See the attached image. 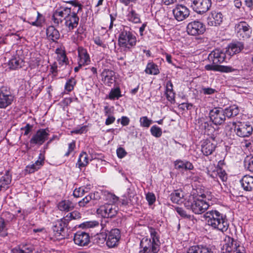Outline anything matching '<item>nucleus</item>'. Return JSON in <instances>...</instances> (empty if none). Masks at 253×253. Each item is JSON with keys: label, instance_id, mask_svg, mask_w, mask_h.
Masks as SVG:
<instances>
[{"label": "nucleus", "instance_id": "f257e3e1", "mask_svg": "<svg viewBox=\"0 0 253 253\" xmlns=\"http://www.w3.org/2000/svg\"><path fill=\"white\" fill-rule=\"evenodd\" d=\"M205 192L192 191L188 196V198L187 197L185 198L187 201L184 202L185 206L187 209H191L195 214H202L207 211L210 206L207 200L211 201L213 199V196L211 195V192Z\"/></svg>", "mask_w": 253, "mask_h": 253}, {"label": "nucleus", "instance_id": "f03ea898", "mask_svg": "<svg viewBox=\"0 0 253 253\" xmlns=\"http://www.w3.org/2000/svg\"><path fill=\"white\" fill-rule=\"evenodd\" d=\"M204 216L208 224L213 228L222 232L227 230L229 224L225 215H223L216 210H211L205 213Z\"/></svg>", "mask_w": 253, "mask_h": 253}, {"label": "nucleus", "instance_id": "7ed1b4c3", "mask_svg": "<svg viewBox=\"0 0 253 253\" xmlns=\"http://www.w3.org/2000/svg\"><path fill=\"white\" fill-rule=\"evenodd\" d=\"M128 29L124 28L121 30L119 36L118 43L120 46L129 50L136 45L137 40L135 36Z\"/></svg>", "mask_w": 253, "mask_h": 253}, {"label": "nucleus", "instance_id": "20e7f679", "mask_svg": "<svg viewBox=\"0 0 253 253\" xmlns=\"http://www.w3.org/2000/svg\"><path fill=\"white\" fill-rule=\"evenodd\" d=\"M234 129L236 134L241 137L250 136L253 133V128L249 122L229 123L226 126V129Z\"/></svg>", "mask_w": 253, "mask_h": 253}, {"label": "nucleus", "instance_id": "39448f33", "mask_svg": "<svg viewBox=\"0 0 253 253\" xmlns=\"http://www.w3.org/2000/svg\"><path fill=\"white\" fill-rule=\"evenodd\" d=\"M140 247L139 253H158L160 250V244L151 241L148 236L142 239Z\"/></svg>", "mask_w": 253, "mask_h": 253}, {"label": "nucleus", "instance_id": "423d86ee", "mask_svg": "<svg viewBox=\"0 0 253 253\" xmlns=\"http://www.w3.org/2000/svg\"><path fill=\"white\" fill-rule=\"evenodd\" d=\"M14 96L10 88L3 86L0 87V108H6L10 105L13 101Z\"/></svg>", "mask_w": 253, "mask_h": 253}, {"label": "nucleus", "instance_id": "0eeeda50", "mask_svg": "<svg viewBox=\"0 0 253 253\" xmlns=\"http://www.w3.org/2000/svg\"><path fill=\"white\" fill-rule=\"evenodd\" d=\"M211 6V0H193L191 4L193 10L200 14L207 12L210 10Z\"/></svg>", "mask_w": 253, "mask_h": 253}, {"label": "nucleus", "instance_id": "6e6552de", "mask_svg": "<svg viewBox=\"0 0 253 253\" xmlns=\"http://www.w3.org/2000/svg\"><path fill=\"white\" fill-rule=\"evenodd\" d=\"M68 223L63 218L58 220L53 226L52 229L54 235L58 239H63L68 236L67 226Z\"/></svg>", "mask_w": 253, "mask_h": 253}, {"label": "nucleus", "instance_id": "1a4fd4ad", "mask_svg": "<svg viewBox=\"0 0 253 253\" xmlns=\"http://www.w3.org/2000/svg\"><path fill=\"white\" fill-rule=\"evenodd\" d=\"M118 208L115 204H106L101 206L97 212L105 218H112L115 216L118 212Z\"/></svg>", "mask_w": 253, "mask_h": 253}, {"label": "nucleus", "instance_id": "9d476101", "mask_svg": "<svg viewBox=\"0 0 253 253\" xmlns=\"http://www.w3.org/2000/svg\"><path fill=\"white\" fill-rule=\"evenodd\" d=\"M238 38L243 40L249 39L252 33V30L250 25L245 21H241L235 26Z\"/></svg>", "mask_w": 253, "mask_h": 253}, {"label": "nucleus", "instance_id": "9b49d317", "mask_svg": "<svg viewBox=\"0 0 253 253\" xmlns=\"http://www.w3.org/2000/svg\"><path fill=\"white\" fill-rule=\"evenodd\" d=\"M208 58L214 64H218L224 62H227V60L229 59L226 50H221L220 49H216L213 50L209 54Z\"/></svg>", "mask_w": 253, "mask_h": 253}, {"label": "nucleus", "instance_id": "f8f14e48", "mask_svg": "<svg viewBox=\"0 0 253 253\" xmlns=\"http://www.w3.org/2000/svg\"><path fill=\"white\" fill-rule=\"evenodd\" d=\"M206 31L205 25L199 21H194L187 26V32L189 35L196 36L203 34Z\"/></svg>", "mask_w": 253, "mask_h": 253}, {"label": "nucleus", "instance_id": "ddd939ff", "mask_svg": "<svg viewBox=\"0 0 253 253\" xmlns=\"http://www.w3.org/2000/svg\"><path fill=\"white\" fill-rule=\"evenodd\" d=\"M210 118L212 122L215 125H222L226 120V117L221 108H214L210 111Z\"/></svg>", "mask_w": 253, "mask_h": 253}, {"label": "nucleus", "instance_id": "4468645a", "mask_svg": "<svg viewBox=\"0 0 253 253\" xmlns=\"http://www.w3.org/2000/svg\"><path fill=\"white\" fill-rule=\"evenodd\" d=\"M49 135L48 129H40L34 134L30 140L31 144L42 145L47 139Z\"/></svg>", "mask_w": 253, "mask_h": 253}, {"label": "nucleus", "instance_id": "2eb2a0df", "mask_svg": "<svg viewBox=\"0 0 253 253\" xmlns=\"http://www.w3.org/2000/svg\"><path fill=\"white\" fill-rule=\"evenodd\" d=\"M172 13L177 21H182L189 16L190 11L185 5L178 4L173 9Z\"/></svg>", "mask_w": 253, "mask_h": 253}, {"label": "nucleus", "instance_id": "dca6fc26", "mask_svg": "<svg viewBox=\"0 0 253 253\" xmlns=\"http://www.w3.org/2000/svg\"><path fill=\"white\" fill-rule=\"evenodd\" d=\"M121 238L120 231L118 229H112L107 235L106 245L110 248L118 246Z\"/></svg>", "mask_w": 253, "mask_h": 253}, {"label": "nucleus", "instance_id": "f3484780", "mask_svg": "<svg viewBox=\"0 0 253 253\" xmlns=\"http://www.w3.org/2000/svg\"><path fill=\"white\" fill-rule=\"evenodd\" d=\"M223 15L220 12L212 11L207 18V24L210 26H217L223 22Z\"/></svg>", "mask_w": 253, "mask_h": 253}, {"label": "nucleus", "instance_id": "a211bd4d", "mask_svg": "<svg viewBox=\"0 0 253 253\" xmlns=\"http://www.w3.org/2000/svg\"><path fill=\"white\" fill-rule=\"evenodd\" d=\"M75 243L80 246H85L87 245L90 242V236L88 233L79 231L77 232L74 237Z\"/></svg>", "mask_w": 253, "mask_h": 253}, {"label": "nucleus", "instance_id": "6ab92c4d", "mask_svg": "<svg viewBox=\"0 0 253 253\" xmlns=\"http://www.w3.org/2000/svg\"><path fill=\"white\" fill-rule=\"evenodd\" d=\"M79 17L76 12H71L65 19V25L69 31H71L76 28L79 24Z\"/></svg>", "mask_w": 253, "mask_h": 253}, {"label": "nucleus", "instance_id": "aec40b11", "mask_svg": "<svg viewBox=\"0 0 253 253\" xmlns=\"http://www.w3.org/2000/svg\"><path fill=\"white\" fill-rule=\"evenodd\" d=\"M115 73L113 71L108 69H104L101 73V76L102 80L104 84L108 86H111L115 82Z\"/></svg>", "mask_w": 253, "mask_h": 253}, {"label": "nucleus", "instance_id": "412c9836", "mask_svg": "<svg viewBox=\"0 0 253 253\" xmlns=\"http://www.w3.org/2000/svg\"><path fill=\"white\" fill-rule=\"evenodd\" d=\"M78 52V64L80 66L88 65L90 62V56L86 49L83 47H79Z\"/></svg>", "mask_w": 253, "mask_h": 253}, {"label": "nucleus", "instance_id": "4be33fe9", "mask_svg": "<svg viewBox=\"0 0 253 253\" xmlns=\"http://www.w3.org/2000/svg\"><path fill=\"white\" fill-rule=\"evenodd\" d=\"M244 47V44L241 42H235L230 43L226 49L228 58L235 54L239 53Z\"/></svg>", "mask_w": 253, "mask_h": 253}, {"label": "nucleus", "instance_id": "5701e85b", "mask_svg": "<svg viewBox=\"0 0 253 253\" xmlns=\"http://www.w3.org/2000/svg\"><path fill=\"white\" fill-rule=\"evenodd\" d=\"M205 68L208 71H220L225 73H229L238 71L237 69L233 68L231 66L217 65V64H214L212 65H206Z\"/></svg>", "mask_w": 253, "mask_h": 253}, {"label": "nucleus", "instance_id": "b1692460", "mask_svg": "<svg viewBox=\"0 0 253 253\" xmlns=\"http://www.w3.org/2000/svg\"><path fill=\"white\" fill-rule=\"evenodd\" d=\"M224 242L225 244L223 245V248L228 253L233 252V251L240 245L238 241L234 240L233 238L228 236L225 237Z\"/></svg>", "mask_w": 253, "mask_h": 253}, {"label": "nucleus", "instance_id": "393cba45", "mask_svg": "<svg viewBox=\"0 0 253 253\" xmlns=\"http://www.w3.org/2000/svg\"><path fill=\"white\" fill-rule=\"evenodd\" d=\"M44 160V156L40 153L39 156V160L36 161L34 164L26 166L25 171L29 173H32L38 170L43 165Z\"/></svg>", "mask_w": 253, "mask_h": 253}, {"label": "nucleus", "instance_id": "a878e982", "mask_svg": "<svg viewBox=\"0 0 253 253\" xmlns=\"http://www.w3.org/2000/svg\"><path fill=\"white\" fill-rule=\"evenodd\" d=\"M187 253H213L211 248L207 245H198L190 247Z\"/></svg>", "mask_w": 253, "mask_h": 253}, {"label": "nucleus", "instance_id": "bb28decb", "mask_svg": "<svg viewBox=\"0 0 253 253\" xmlns=\"http://www.w3.org/2000/svg\"><path fill=\"white\" fill-rule=\"evenodd\" d=\"M216 145L211 141L210 140H204L201 145V151L205 156L211 155L215 150Z\"/></svg>", "mask_w": 253, "mask_h": 253}, {"label": "nucleus", "instance_id": "cd10ccee", "mask_svg": "<svg viewBox=\"0 0 253 253\" xmlns=\"http://www.w3.org/2000/svg\"><path fill=\"white\" fill-rule=\"evenodd\" d=\"M174 168L175 169L183 170H192L194 169L193 164L186 160H176L174 162Z\"/></svg>", "mask_w": 253, "mask_h": 253}, {"label": "nucleus", "instance_id": "c85d7f7f", "mask_svg": "<svg viewBox=\"0 0 253 253\" xmlns=\"http://www.w3.org/2000/svg\"><path fill=\"white\" fill-rule=\"evenodd\" d=\"M47 38L53 42H56L60 38L59 31L53 26H49L46 31Z\"/></svg>", "mask_w": 253, "mask_h": 253}, {"label": "nucleus", "instance_id": "c756f323", "mask_svg": "<svg viewBox=\"0 0 253 253\" xmlns=\"http://www.w3.org/2000/svg\"><path fill=\"white\" fill-rule=\"evenodd\" d=\"M175 192L172 193L170 196V199L173 203L179 204L182 199L185 200V202L187 201V199H186L185 198L187 197L188 198L190 194H185L184 191H175Z\"/></svg>", "mask_w": 253, "mask_h": 253}, {"label": "nucleus", "instance_id": "7c9ffc66", "mask_svg": "<svg viewBox=\"0 0 253 253\" xmlns=\"http://www.w3.org/2000/svg\"><path fill=\"white\" fill-rule=\"evenodd\" d=\"M244 190H253V177L246 175L240 180Z\"/></svg>", "mask_w": 253, "mask_h": 253}, {"label": "nucleus", "instance_id": "2f4dec72", "mask_svg": "<svg viewBox=\"0 0 253 253\" xmlns=\"http://www.w3.org/2000/svg\"><path fill=\"white\" fill-rule=\"evenodd\" d=\"M23 61L19 57L11 59L8 63L9 68L11 70H16L23 66Z\"/></svg>", "mask_w": 253, "mask_h": 253}, {"label": "nucleus", "instance_id": "473e14b6", "mask_svg": "<svg viewBox=\"0 0 253 253\" xmlns=\"http://www.w3.org/2000/svg\"><path fill=\"white\" fill-rule=\"evenodd\" d=\"M223 112L225 117L230 118L237 116L239 114V110L237 106L233 105L223 109Z\"/></svg>", "mask_w": 253, "mask_h": 253}, {"label": "nucleus", "instance_id": "72a5a7b5", "mask_svg": "<svg viewBox=\"0 0 253 253\" xmlns=\"http://www.w3.org/2000/svg\"><path fill=\"white\" fill-rule=\"evenodd\" d=\"M74 208L73 203L69 200H63L58 204V208L61 211H69Z\"/></svg>", "mask_w": 253, "mask_h": 253}, {"label": "nucleus", "instance_id": "f704fd0d", "mask_svg": "<svg viewBox=\"0 0 253 253\" xmlns=\"http://www.w3.org/2000/svg\"><path fill=\"white\" fill-rule=\"evenodd\" d=\"M11 176L9 174L8 171H6V173L0 179V190L2 188L6 189L9 188V184L11 182Z\"/></svg>", "mask_w": 253, "mask_h": 253}, {"label": "nucleus", "instance_id": "c9c22d12", "mask_svg": "<svg viewBox=\"0 0 253 253\" xmlns=\"http://www.w3.org/2000/svg\"><path fill=\"white\" fill-rule=\"evenodd\" d=\"M127 19L129 22L137 24L141 23L139 15L133 9H131L126 15Z\"/></svg>", "mask_w": 253, "mask_h": 253}, {"label": "nucleus", "instance_id": "e433bc0d", "mask_svg": "<svg viewBox=\"0 0 253 253\" xmlns=\"http://www.w3.org/2000/svg\"><path fill=\"white\" fill-rule=\"evenodd\" d=\"M88 164V155L86 153L83 152H82L78 160V162L76 164L78 167L81 169L83 167H85Z\"/></svg>", "mask_w": 253, "mask_h": 253}, {"label": "nucleus", "instance_id": "4c0bfd02", "mask_svg": "<svg viewBox=\"0 0 253 253\" xmlns=\"http://www.w3.org/2000/svg\"><path fill=\"white\" fill-rule=\"evenodd\" d=\"M54 12L56 13V15H58L61 18H64L65 20L71 14V9L67 7L62 6L55 10Z\"/></svg>", "mask_w": 253, "mask_h": 253}, {"label": "nucleus", "instance_id": "58836bf2", "mask_svg": "<svg viewBox=\"0 0 253 253\" xmlns=\"http://www.w3.org/2000/svg\"><path fill=\"white\" fill-rule=\"evenodd\" d=\"M100 198V195L98 191L95 192L93 194H91L85 196L82 199V201L79 202L80 206H84L85 204L88 203L91 199L97 200Z\"/></svg>", "mask_w": 253, "mask_h": 253}, {"label": "nucleus", "instance_id": "ea45409f", "mask_svg": "<svg viewBox=\"0 0 253 253\" xmlns=\"http://www.w3.org/2000/svg\"><path fill=\"white\" fill-rule=\"evenodd\" d=\"M122 96L120 88L119 86H117L111 89L108 94V98L110 100H114L115 99H118Z\"/></svg>", "mask_w": 253, "mask_h": 253}, {"label": "nucleus", "instance_id": "a19ab883", "mask_svg": "<svg viewBox=\"0 0 253 253\" xmlns=\"http://www.w3.org/2000/svg\"><path fill=\"white\" fill-rule=\"evenodd\" d=\"M150 237L149 238L151 241L161 244L160 236L156 230L152 227H148Z\"/></svg>", "mask_w": 253, "mask_h": 253}, {"label": "nucleus", "instance_id": "79ce46f5", "mask_svg": "<svg viewBox=\"0 0 253 253\" xmlns=\"http://www.w3.org/2000/svg\"><path fill=\"white\" fill-rule=\"evenodd\" d=\"M145 71L147 74L155 75L160 73L158 66L154 63H148Z\"/></svg>", "mask_w": 253, "mask_h": 253}, {"label": "nucleus", "instance_id": "37998d69", "mask_svg": "<svg viewBox=\"0 0 253 253\" xmlns=\"http://www.w3.org/2000/svg\"><path fill=\"white\" fill-rule=\"evenodd\" d=\"M76 84L77 81L73 78L67 80L64 86L65 90L68 92H71L74 89V86Z\"/></svg>", "mask_w": 253, "mask_h": 253}, {"label": "nucleus", "instance_id": "c03bdc74", "mask_svg": "<svg viewBox=\"0 0 253 253\" xmlns=\"http://www.w3.org/2000/svg\"><path fill=\"white\" fill-rule=\"evenodd\" d=\"M81 217V213L77 211H75L69 213L65 217H63L65 221H69L72 219H78Z\"/></svg>", "mask_w": 253, "mask_h": 253}, {"label": "nucleus", "instance_id": "a18cd8bd", "mask_svg": "<svg viewBox=\"0 0 253 253\" xmlns=\"http://www.w3.org/2000/svg\"><path fill=\"white\" fill-rule=\"evenodd\" d=\"M57 60L59 64L62 66H66L68 63V59L64 53H60L58 54Z\"/></svg>", "mask_w": 253, "mask_h": 253}, {"label": "nucleus", "instance_id": "49530a36", "mask_svg": "<svg viewBox=\"0 0 253 253\" xmlns=\"http://www.w3.org/2000/svg\"><path fill=\"white\" fill-rule=\"evenodd\" d=\"M107 237V234L105 233L102 232L96 235L95 241L96 244L100 245L104 243L105 241L106 242Z\"/></svg>", "mask_w": 253, "mask_h": 253}, {"label": "nucleus", "instance_id": "de8ad7c7", "mask_svg": "<svg viewBox=\"0 0 253 253\" xmlns=\"http://www.w3.org/2000/svg\"><path fill=\"white\" fill-rule=\"evenodd\" d=\"M150 132L151 134L156 137H160L162 134V129L156 125L151 127Z\"/></svg>", "mask_w": 253, "mask_h": 253}, {"label": "nucleus", "instance_id": "09e8293b", "mask_svg": "<svg viewBox=\"0 0 253 253\" xmlns=\"http://www.w3.org/2000/svg\"><path fill=\"white\" fill-rule=\"evenodd\" d=\"M105 195H106V199L107 200L111 202H112L114 204H116L119 200V197L116 196L114 194L108 192V191H105Z\"/></svg>", "mask_w": 253, "mask_h": 253}, {"label": "nucleus", "instance_id": "8fccbe9b", "mask_svg": "<svg viewBox=\"0 0 253 253\" xmlns=\"http://www.w3.org/2000/svg\"><path fill=\"white\" fill-rule=\"evenodd\" d=\"M139 122L140 126L144 127H149L152 123V120L149 119L146 116L141 117Z\"/></svg>", "mask_w": 253, "mask_h": 253}, {"label": "nucleus", "instance_id": "3c124183", "mask_svg": "<svg viewBox=\"0 0 253 253\" xmlns=\"http://www.w3.org/2000/svg\"><path fill=\"white\" fill-rule=\"evenodd\" d=\"M99 225V222L96 221H86L81 224L80 227L83 228H92Z\"/></svg>", "mask_w": 253, "mask_h": 253}, {"label": "nucleus", "instance_id": "603ef678", "mask_svg": "<svg viewBox=\"0 0 253 253\" xmlns=\"http://www.w3.org/2000/svg\"><path fill=\"white\" fill-rule=\"evenodd\" d=\"M146 199L149 205H152L156 201V196L153 193L148 192L146 194Z\"/></svg>", "mask_w": 253, "mask_h": 253}, {"label": "nucleus", "instance_id": "864d4df0", "mask_svg": "<svg viewBox=\"0 0 253 253\" xmlns=\"http://www.w3.org/2000/svg\"><path fill=\"white\" fill-rule=\"evenodd\" d=\"M175 210L176 212L182 217L191 219L192 217L191 215L187 214L186 211L182 208L176 207L175 208Z\"/></svg>", "mask_w": 253, "mask_h": 253}, {"label": "nucleus", "instance_id": "5fc2aeb1", "mask_svg": "<svg viewBox=\"0 0 253 253\" xmlns=\"http://www.w3.org/2000/svg\"><path fill=\"white\" fill-rule=\"evenodd\" d=\"M217 174L222 182L226 181L227 179V175L224 170H222V168L217 169Z\"/></svg>", "mask_w": 253, "mask_h": 253}, {"label": "nucleus", "instance_id": "6e6d98bb", "mask_svg": "<svg viewBox=\"0 0 253 253\" xmlns=\"http://www.w3.org/2000/svg\"><path fill=\"white\" fill-rule=\"evenodd\" d=\"M245 166L249 170L253 172V157L245 160Z\"/></svg>", "mask_w": 253, "mask_h": 253}, {"label": "nucleus", "instance_id": "4d7b16f0", "mask_svg": "<svg viewBox=\"0 0 253 253\" xmlns=\"http://www.w3.org/2000/svg\"><path fill=\"white\" fill-rule=\"evenodd\" d=\"M56 13L53 12L52 15L51 19L54 24V26H58L61 23L63 20L61 18L59 17L58 15H56Z\"/></svg>", "mask_w": 253, "mask_h": 253}, {"label": "nucleus", "instance_id": "13d9d810", "mask_svg": "<svg viewBox=\"0 0 253 253\" xmlns=\"http://www.w3.org/2000/svg\"><path fill=\"white\" fill-rule=\"evenodd\" d=\"M165 94L167 99L169 101L172 102L174 100L175 93L174 92L173 90H170L169 91H166Z\"/></svg>", "mask_w": 253, "mask_h": 253}, {"label": "nucleus", "instance_id": "bf43d9fd", "mask_svg": "<svg viewBox=\"0 0 253 253\" xmlns=\"http://www.w3.org/2000/svg\"><path fill=\"white\" fill-rule=\"evenodd\" d=\"M21 248L23 251V253H31L34 249L32 245H23Z\"/></svg>", "mask_w": 253, "mask_h": 253}, {"label": "nucleus", "instance_id": "052dcab7", "mask_svg": "<svg viewBox=\"0 0 253 253\" xmlns=\"http://www.w3.org/2000/svg\"><path fill=\"white\" fill-rule=\"evenodd\" d=\"M117 156L121 159L125 157L127 153L124 148L119 147L117 149Z\"/></svg>", "mask_w": 253, "mask_h": 253}, {"label": "nucleus", "instance_id": "680f3d73", "mask_svg": "<svg viewBox=\"0 0 253 253\" xmlns=\"http://www.w3.org/2000/svg\"><path fill=\"white\" fill-rule=\"evenodd\" d=\"M76 147V143L75 141H73L68 144V151L65 154V156L68 157L70 153L74 151Z\"/></svg>", "mask_w": 253, "mask_h": 253}, {"label": "nucleus", "instance_id": "e2e57ef3", "mask_svg": "<svg viewBox=\"0 0 253 253\" xmlns=\"http://www.w3.org/2000/svg\"><path fill=\"white\" fill-rule=\"evenodd\" d=\"M42 15L39 12H38V15L36 18V20L35 21L29 22L33 26H35L37 27H40L42 25V22L41 20H39V18L42 17Z\"/></svg>", "mask_w": 253, "mask_h": 253}, {"label": "nucleus", "instance_id": "0e129e2a", "mask_svg": "<svg viewBox=\"0 0 253 253\" xmlns=\"http://www.w3.org/2000/svg\"><path fill=\"white\" fill-rule=\"evenodd\" d=\"M33 128V126L29 124H27L26 125L21 128V130H24V135H27L31 131L32 129Z\"/></svg>", "mask_w": 253, "mask_h": 253}, {"label": "nucleus", "instance_id": "69168bd1", "mask_svg": "<svg viewBox=\"0 0 253 253\" xmlns=\"http://www.w3.org/2000/svg\"><path fill=\"white\" fill-rule=\"evenodd\" d=\"M94 42L98 46H101L103 48H105L106 47V44L104 43L102 40L99 37H97L94 38Z\"/></svg>", "mask_w": 253, "mask_h": 253}, {"label": "nucleus", "instance_id": "338daca9", "mask_svg": "<svg viewBox=\"0 0 253 253\" xmlns=\"http://www.w3.org/2000/svg\"><path fill=\"white\" fill-rule=\"evenodd\" d=\"M203 92L204 94L211 95L215 92V90L211 87H205L202 88Z\"/></svg>", "mask_w": 253, "mask_h": 253}, {"label": "nucleus", "instance_id": "774afa93", "mask_svg": "<svg viewBox=\"0 0 253 253\" xmlns=\"http://www.w3.org/2000/svg\"><path fill=\"white\" fill-rule=\"evenodd\" d=\"M230 253H245V250L243 246L240 245Z\"/></svg>", "mask_w": 253, "mask_h": 253}]
</instances>
